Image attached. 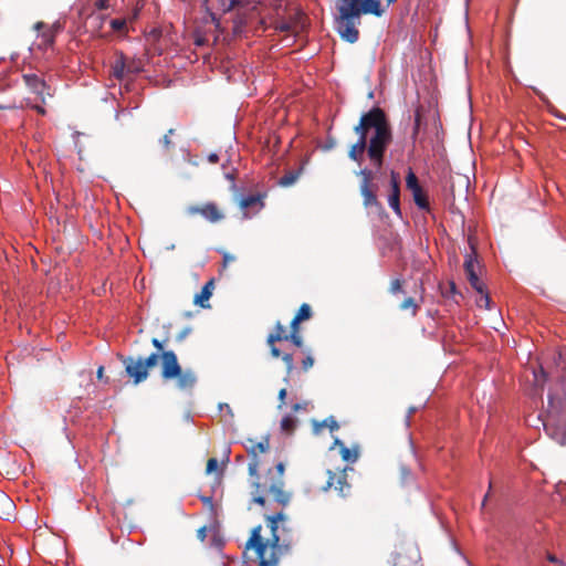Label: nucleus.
Here are the masks:
<instances>
[{"mask_svg": "<svg viewBox=\"0 0 566 566\" xmlns=\"http://www.w3.org/2000/svg\"><path fill=\"white\" fill-rule=\"evenodd\" d=\"M358 139L348 150V157L360 164L367 154L373 167L378 170L385 161V153L392 142V132L387 115L380 107H373L361 114L353 128Z\"/></svg>", "mask_w": 566, "mask_h": 566, "instance_id": "1", "label": "nucleus"}, {"mask_svg": "<svg viewBox=\"0 0 566 566\" xmlns=\"http://www.w3.org/2000/svg\"><path fill=\"white\" fill-rule=\"evenodd\" d=\"M287 516L283 512H279L274 515H268L265 517L266 525L271 531V536L264 538L261 535L262 526H255L251 536L245 544L247 549H253L259 560V566H277L281 557L287 554L292 546V541L287 538H281L277 531L282 526Z\"/></svg>", "mask_w": 566, "mask_h": 566, "instance_id": "2", "label": "nucleus"}, {"mask_svg": "<svg viewBox=\"0 0 566 566\" xmlns=\"http://www.w3.org/2000/svg\"><path fill=\"white\" fill-rule=\"evenodd\" d=\"M396 1L385 0L382 3L380 0H337L336 23L339 35H358L356 23L359 22L361 14L381 17Z\"/></svg>", "mask_w": 566, "mask_h": 566, "instance_id": "3", "label": "nucleus"}, {"mask_svg": "<svg viewBox=\"0 0 566 566\" xmlns=\"http://www.w3.org/2000/svg\"><path fill=\"white\" fill-rule=\"evenodd\" d=\"M284 471V463L279 462L274 471L270 469L264 475L256 473L251 476L252 502L264 506L266 497H270L280 505L286 506L291 501V493L285 490Z\"/></svg>", "mask_w": 566, "mask_h": 566, "instance_id": "4", "label": "nucleus"}, {"mask_svg": "<svg viewBox=\"0 0 566 566\" xmlns=\"http://www.w3.org/2000/svg\"><path fill=\"white\" fill-rule=\"evenodd\" d=\"M223 15L228 20L232 21V31L234 35L242 32L256 31V28H252L253 23L264 25L263 31L268 29L265 21L260 18V13L256 11V6L249 7L245 0H222Z\"/></svg>", "mask_w": 566, "mask_h": 566, "instance_id": "5", "label": "nucleus"}, {"mask_svg": "<svg viewBox=\"0 0 566 566\" xmlns=\"http://www.w3.org/2000/svg\"><path fill=\"white\" fill-rule=\"evenodd\" d=\"M356 175L360 177L359 191L363 197L364 207L381 210V203L377 198L378 186L374 184L375 171L369 168H363Z\"/></svg>", "mask_w": 566, "mask_h": 566, "instance_id": "6", "label": "nucleus"}, {"mask_svg": "<svg viewBox=\"0 0 566 566\" xmlns=\"http://www.w3.org/2000/svg\"><path fill=\"white\" fill-rule=\"evenodd\" d=\"M307 17L300 9L293 8L289 11L287 17H283L280 20L273 22V28L281 32H292L293 35H300V33L307 31Z\"/></svg>", "mask_w": 566, "mask_h": 566, "instance_id": "7", "label": "nucleus"}, {"mask_svg": "<svg viewBox=\"0 0 566 566\" xmlns=\"http://www.w3.org/2000/svg\"><path fill=\"white\" fill-rule=\"evenodd\" d=\"M189 216L200 214L210 223L221 222L226 214L222 209L216 202H205L202 205H192L187 208Z\"/></svg>", "mask_w": 566, "mask_h": 566, "instance_id": "8", "label": "nucleus"}, {"mask_svg": "<svg viewBox=\"0 0 566 566\" xmlns=\"http://www.w3.org/2000/svg\"><path fill=\"white\" fill-rule=\"evenodd\" d=\"M327 482L326 485L323 486L324 491L329 489H334L340 496H346L350 491V484L347 482L346 470H342L339 472H333L327 470Z\"/></svg>", "mask_w": 566, "mask_h": 566, "instance_id": "9", "label": "nucleus"}, {"mask_svg": "<svg viewBox=\"0 0 566 566\" xmlns=\"http://www.w3.org/2000/svg\"><path fill=\"white\" fill-rule=\"evenodd\" d=\"M406 186L411 191L415 203L423 210L429 209V201L422 187L419 185L418 178L415 172L409 169L406 176Z\"/></svg>", "mask_w": 566, "mask_h": 566, "instance_id": "10", "label": "nucleus"}, {"mask_svg": "<svg viewBox=\"0 0 566 566\" xmlns=\"http://www.w3.org/2000/svg\"><path fill=\"white\" fill-rule=\"evenodd\" d=\"M251 446L248 448V453L252 457L249 462L248 470L250 476L256 475V471H259L260 461L258 459L259 453H265L270 449L269 437H264L260 442H253L249 440Z\"/></svg>", "mask_w": 566, "mask_h": 566, "instance_id": "11", "label": "nucleus"}, {"mask_svg": "<svg viewBox=\"0 0 566 566\" xmlns=\"http://www.w3.org/2000/svg\"><path fill=\"white\" fill-rule=\"evenodd\" d=\"M22 77L25 85L40 97L42 103L45 102L46 96H51V93L49 92V87L46 86L45 81L38 74L28 73L23 74Z\"/></svg>", "mask_w": 566, "mask_h": 566, "instance_id": "12", "label": "nucleus"}, {"mask_svg": "<svg viewBox=\"0 0 566 566\" xmlns=\"http://www.w3.org/2000/svg\"><path fill=\"white\" fill-rule=\"evenodd\" d=\"M161 376L165 379H172L180 374L181 367L178 364L177 356L174 352H164L161 355Z\"/></svg>", "mask_w": 566, "mask_h": 566, "instance_id": "13", "label": "nucleus"}, {"mask_svg": "<svg viewBox=\"0 0 566 566\" xmlns=\"http://www.w3.org/2000/svg\"><path fill=\"white\" fill-rule=\"evenodd\" d=\"M125 367L123 376L133 379V384L137 385L142 381V357H124L120 356Z\"/></svg>", "mask_w": 566, "mask_h": 566, "instance_id": "14", "label": "nucleus"}, {"mask_svg": "<svg viewBox=\"0 0 566 566\" xmlns=\"http://www.w3.org/2000/svg\"><path fill=\"white\" fill-rule=\"evenodd\" d=\"M388 203L394 212L401 217L400 208V177L399 174L391 170L390 172V193L388 196Z\"/></svg>", "mask_w": 566, "mask_h": 566, "instance_id": "15", "label": "nucleus"}, {"mask_svg": "<svg viewBox=\"0 0 566 566\" xmlns=\"http://www.w3.org/2000/svg\"><path fill=\"white\" fill-rule=\"evenodd\" d=\"M423 291H424V289L422 287V285H420V296H419V300H416L412 296L406 297L401 302V304L399 305V308L401 311H410L411 315L416 316L418 314V312H419L420 303L423 302V296H422Z\"/></svg>", "mask_w": 566, "mask_h": 566, "instance_id": "16", "label": "nucleus"}, {"mask_svg": "<svg viewBox=\"0 0 566 566\" xmlns=\"http://www.w3.org/2000/svg\"><path fill=\"white\" fill-rule=\"evenodd\" d=\"M313 316L312 307L307 303H303L294 317L291 321L290 327L301 328L302 322L310 319Z\"/></svg>", "mask_w": 566, "mask_h": 566, "instance_id": "17", "label": "nucleus"}, {"mask_svg": "<svg viewBox=\"0 0 566 566\" xmlns=\"http://www.w3.org/2000/svg\"><path fill=\"white\" fill-rule=\"evenodd\" d=\"M212 290H213V281L211 280L202 286L200 293L195 295V298H193L195 304L200 305L203 308L209 307V304L207 302L209 301V298L212 295Z\"/></svg>", "mask_w": 566, "mask_h": 566, "instance_id": "18", "label": "nucleus"}, {"mask_svg": "<svg viewBox=\"0 0 566 566\" xmlns=\"http://www.w3.org/2000/svg\"><path fill=\"white\" fill-rule=\"evenodd\" d=\"M175 378L177 379L178 388H180L182 390L190 389L196 384V376L190 370H186V371L180 370V374Z\"/></svg>", "mask_w": 566, "mask_h": 566, "instance_id": "19", "label": "nucleus"}, {"mask_svg": "<svg viewBox=\"0 0 566 566\" xmlns=\"http://www.w3.org/2000/svg\"><path fill=\"white\" fill-rule=\"evenodd\" d=\"M287 338L289 333H286L285 327L281 324V322H276L274 331L268 335L266 344L287 340Z\"/></svg>", "mask_w": 566, "mask_h": 566, "instance_id": "20", "label": "nucleus"}, {"mask_svg": "<svg viewBox=\"0 0 566 566\" xmlns=\"http://www.w3.org/2000/svg\"><path fill=\"white\" fill-rule=\"evenodd\" d=\"M334 444L339 447V452H340L342 459L344 461H347V462H356L357 461L358 451L356 449L350 450L339 439H335Z\"/></svg>", "mask_w": 566, "mask_h": 566, "instance_id": "21", "label": "nucleus"}, {"mask_svg": "<svg viewBox=\"0 0 566 566\" xmlns=\"http://www.w3.org/2000/svg\"><path fill=\"white\" fill-rule=\"evenodd\" d=\"M64 24L65 22L64 21H61V20H57L55 21L54 23H52L51 25H48L46 23L44 22H36L34 25H33V30L34 31H41V30H46L48 33L50 34H55V33H60L63 31L64 29Z\"/></svg>", "mask_w": 566, "mask_h": 566, "instance_id": "22", "label": "nucleus"}, {"mask_svg": "<svg viewBox=\"0 0 566 566\" xmlns=\"http://www.w3.org/2000/svg\"><path fill=\"white\" fill-rule=\"evenodd\" d=\"M469 243H470L472 252L467 254V256H465V261L463 264L465 274L470 273V271H475V266L478 263L476 251H475V248H474L471 239H469Z\"/></svg>", "mask_w": 566, "mask_h": 566, "instance_id": "23", "label": "nucleus"}, {"mask_svg": "<svg viewBox=\"0 0 566 566\" xmlns=\"http://www.w3.org/2000/svg\"><path fill=\"white\" fill-rule=\"evenodd\" d=\"M125 71H126V65H125V61H124V56L120 55L115 62L114 64H112V67H111V74L115 77V78H118V80H122L124 78L125 76Z\"/></svg>", "mask_w": 566, "mask_h": 566, "instance_id": "24", "label": "nucleus"}, {"mask_svg": "<svg viewBox=\"0 0 566 566\" xmlns=\"http://www.w3.org/2000/svg\"><path fill=\"white\" fill-rule=\"evenodd\" d=\"M302 169L287 171L279 180V185L282 187H290L298 179Z\"/></svg>", "mask_w": 566, "mask_h": 566, "instance_id": "25", "label": "nucleus"}, {"mask_svg": "<svg viewBox=\"0 0 566 566\" xmlns=\"http://www.w3.org/2000/svg\"><path fill=\"white\" fill-rule=\"evenodd\" d=\"M297 420L292 416H285L281 420V430L291 434L296 428Z\"/></svg>", "mask_w": 566, "mask_h": 566, "instance_id": "26", "label": "nucleus"}, {"mask_svg": "<svg viewBox=\"0 0 566 566\" xmlns=\"http://www.w3.org/2000/svg\"><path fill=\"white\" fill-rule=\"evenodd\" d=\"M467 279L471 286L478 292L483 293L484 292V284L480 281L476 271H470V273L467 274Z\"/></svg>", "mask_w": 566, "mask_h": 566, "instance_id": "27", "label": "nucleus"}, {"mask_svg": "<svg viewBox=\"0 0 566 566\" xmlns=\"http://www.w3.org/2000/svg\"><path fill=\"white\" fill-rule=\"evenodd\" d=\"M258 203H261V197L258 196V195H250V196L243 197L239 201V206L242 209H247V208L253 207V206H255Z\"/></svg>", "mask_w": 566, "mask_h": 566, "instance_id": "28", "label": "nucleus"}, {"mask_svg": "<svg viewBox=\"0 0 566 566\" xmlns=\"http://www.w3.org/2000/svg\"><path fill=\"white\" fill-rule=\"evenodd\" d=\"M287 340H290L296 347H302L303 346V337L301 335V328L290 327Z\"/></svg>", "mask_w": 566, "mask_h": 566, "instance_id": "29", "label": "nucleus"}, {"mask_svg": "<svg viewBox=\"0 0 566 566\" xmlns=\"http://www.w3.org/2000/svg\"><path fill=\"white\" fill-rule=\"evenodd\" d=\"M176 134V130L174 128H170L167 134L163 136L160 139V143L166 151H170L175 148V144L171 140V136Z\"/></svg>", "mask_w": 566, "mask_h": 566, "instance_id": "30", "label": "nucleus"}, {"mask_svg": "<svg viewBox=\"0 0 566 566\" xmlns=\"http://www.w3.org/2000/svg\"><path fill=\"white\" fill-rule=\"evenodd\" d=\"M282 360L284 361L285 364V368H286V375L290 376L294 369V360H293V355L292 354H289V353H285L281 356Z\"/></svg>", "mask_w": 566, "mask_h": 566, "instance_id": "31", "label": "nucleus"}, {"mask_svg": "<svg viewBox=\"0 0 566 566\" xmlns=\"http://www.w3.org/2000/svg\"><path fill=\"white\" fill-rule=\"evenodd\" d=\"M127 25V21L124 20V19H114L111 21V27L115 30V31H125V32H129L130 30L126 28Z\"/></svg>", "mask_w": 566, "mask_h": 566, "instance_id": "32", "label": "nucleus"}, {"mask_svg": "<svg viewBox=\"0 0 566 566\" xmlns=\"http://www.w3.org/2000/svg\"><path fill=\"white\" fill-rule=\"evenodd\" d=\"M402 284H403V281L401 279H394L390 282L389 293H391L394 295L397 293H402L403 292Z\"/></svg>", "mask_w": 566, "mask_h": 566, "instance_id": "33", "label": "nucleus"}, {"mask_svg": "<svg viewBox=\"0 0 566 566\" xmlns=\"http://www.w3.org/2000/svg\"><path fill=\"white\" fill-rule=\"evenodd\" d=\"M158 356L156 354H151L146 359H144V379L147 377L146 368H151L157 364Z\"/></svg>", "mask_w": 566, "mask_h": 566, "instance_id": "34", "label": "nucleus"}, {"mask_svg": "<svg viewBox=\"0 0 566 566\" xmlns=\"http://www.w3.org/2000/svg\"><path fill=\"white\" fill-rule=\"evenodd\" d=\"M322 424L324 427H327L332 432L339 429V424H338L337 420L333 416H329L326 419H324Z\"/></svg>", "mask_w": 566, "mask_h": 566, "instance_id": "35", "label": "nucleus"}, {"mask_svg": "<svg viewBox=\"0 0 566 566\" xmlns=\"http://www.w3.org/2000/svg\"><path fill=\"white\" fill-rule=\"evenodd\" d=\"M421 119H422L421 112L418 108L415 114V126H413V132H412L413 139H416L417 135L419 134L420 126H421Z\"/></svg>", "mask_w": 566, "mask_h": 566, "instance_id": "36", "label": "nucleus"}, {"mask_svg": "<svg viewBox=\"0 0 566 566\" xmlns=\"http://www.w3.org/2000/svg\"><path fill=\"white\" fill-rule=\"evenodd\" d=\"M457 294L461 295L458 290H457V285L453 281L449 282L448 284V290L446 291H442V295L444 297H454Z\"/></svg>", "mask_w": 566, "mask_h": 566, "instance_id": "37", "label": "nucleus"}, {"mask_svg": "<svg viewBox=\"0 0 566 566\" xmlns=\"http://www.w3.org/2000/svg\"><path fill=\"white\" fill-rule=\"evenodd\" d=\"M314 365V358L310 350L306 352V357L302 360V369L307 371Z\"/></svg>", "mask_w": 566, "mask_h": 566, "instance_id": "38", "label": "nucleus"}, {"mask_svg": "<svg viewBox=\"0 0 566 566\" xmlns=\"http://www.w3.org/2000/svg\"><path fill=\"white\" fill-rule=\"evenodd\" d=\"M218 468V460L216 458H210L208 461H207V467H206V472L208 474L212 473L213 471H216Z\"/></svg>", "mask_w": 566, "mask_h": 566, "instance_id": "39", "label": "nucleus"}, {"mask_svg": "<svg viewBox=\"0 0 566 566\" xmlns=\"http://www.w3.org/2000/svg\"><path fill=\"white\" fill-rule=\"evenodd\" d=\"M481 294V297L480 300L478 301V305L479 306H485V307H489V303H490V296L488 294V292L484 290L483 293H480Z\"/></svg>", "mask_w": 566, "mask_h": 566, "instance_id": "40", "label": "nucleus"}, {"mask_svg": "<svg viewBox=\"0 0 566 566\" xmlns=\"http://www.w3.org/2000/svg\"><path fill=\"white\" fill-rule=\"evenodd\" d=\"M336 146V139L334 137H328L325 142V144L322 146V149L324 151H328L333 149Z\"/></svg>", "mask_w": 566, "mask_h": 566, "instance_id": "41", "label": "nucleus"}, {"mask_svg": "<svg viewBox=\"0 0 566 566\" xmlns=\"http://www.w3.org/2000/svg\"><path fill=\"white\" fill-rule=\"evenodd\" d=\"M269 347H270V352H271V355L274 357V358H279L281 357L283 354L281 353V350L275 346V343H272V344H268Z\"/></svg>", "mask_w": 566, "mask_h": 566, "instance_id": "42", "label": "nucleus"}, {"mask_svg": "<svg viewBox=\"0 0 566 566\" xmlns=\"http://www.w3.org/2000/svg\"><path fill=\"white\" fill-rule=\"evenodd\" d=\"M235 261V256L228 253V252H224L223 253V266L226 268L228 264L232 263Z\"/></svg>", "mask_w": 566, "mask_h": 566, "instance_id": "43", "label": "nucleus"}, {"mask_svg": "<svg viewBox=\"0 0 566 566\" xmlns=\"http://www.w3.org/2000/svg\"><path fill=\"white\" fill-rule=\"evenodd\" d=\"M108 0H96L95 2V7L98 9V10H105L108 8Z\"/></svg>", "mask_w": 566, "mask_h": 566, "instance_id": "44", "label": "nucleus"}, {"mask_svg": "<svg viewBox=\"0 0 566 566\" xmlns=\"http://www.w3.org/2000/svg\"><path fill=\"white\" fill-rule=\"evenodd\" d=\"M208 42H209V38H201V36L195 38L196 46H203V45L208 44Z\"/></svg>", "mask_w": 566, "mask_h": 566, "instance_id": "45", "label": "nucleus"}, {"mask_svg": "<svg viewBox=\"0 0 566 566\" xmlns=\"http://www.w3.org/2000/svg\"><path fill=\"white\" fill-rule=\"evenodd\" d=\"M286 389L285 388H282L280 391H279V400H280V405L279 407L281 408L282 405L285 402V397H286Z\"/></svg>", "mask_w": 566, "mask_h": 566, "instance_id": "46", "label": "nucleus"}, {"mask_svg": "<svg viewBox=\"0 0 566 566\" xmlns=\"http://www.w3.org/2000/svg\"><path fill=\"white\" fill-rule=\"evenodd\" d=\"M400 472H401V478H402V481H406L407 479L410 478L411 475V472L409 469H407L406 467H401L400 468Z\"/></svg>", "mask_w": 566, "mask_h": 566, "instance_id": "47", "label": "nucleus"}, {"mask_svg": "<svg viewBox=\"0 0 566 566\" xmlns=\"http://www.w3.org/2000/svg\"><path fill=\"white\" fill-rule=\"evenodd\" d=\"M208 160L211 164H217L219 161V156L217 154H210L208 156Z\"/></svg>", "mask_w": 566, "mask_h": 566, "instance_id": "48", "label": "nucleus"}, {"mask_svg": "<svg viewBox=\"0 0 566 566\" xmlns=\"http://www.w3.org/2000/svg\"><path fill=\"white\" fill-rule=\"evenodd\" d=\"M201 500H202V502H203L206 505H208V506L212 507V505H213L212 497H210V496H202V497H201Z\"/></svg>", "mask_w": 566, "mask_h": 566, "instance_id": "49", "label": "nucleus"}, {"mask_svg": "<svg viewBox=\"0 0 566 566\" xmlns=\"http://www.w3.org/2000/svg\"><path fill=\"white\" fill-rule=\"evenodd\" d=\"M197 535H198V537L201 541H205V538H206V527L203 526V527L199 528L198 532H197Z\"/></svg>", "mask_w": 566, "mask_h": 566, "instance_id": "50", "label": "nucleus"}, {"mask_svg": "<svg viewBox=\"0 0 566 566\" xmlns=\"http://www.w3.org/2000/svg\"><path fill=\"white\" fill-rule=\"evenodd\" d=\"M547 560L551 562V563H558L559 559L553 555V554H547Z\"/></svg>", "mask_w": 566, "mask_h": 566, "instance_id": "51", "label": "nucleus"}, {"mask_svg": "<svg viewBox=\"0 0 566 566\" xmlns=\"http://www.w3.org/2000/svg\"><path fill=\"white\" fill-rule=\"evenodd\" d=\"M33 108L41 115H44L45 114V109L44 107L40 106V105H35L33 106Z\"/></svg>", "mask_w": 566, "mask_h": 566, "instance_id": "52", "label": "nucleus"}, {"mask_svg": "<svg viewBox=\"0 0 566 566\" xmlns=\"http://www.w3.org/2000/svg\"><path fill=\"white\" fill-rule=\"evenodd\" d=\"M53 43H54V38L53 36L45 38V45L46 46H52Z\"/></svg>", "mask_w": 566, "mask_h": 566, "instance_id": "53", "label": "nucleus"}, {"mask_svg": "<svg viewBox=\"0 0 566 566\" xmlns=\"http://www.w3.org/2000/svg\"><path fill=\"white\" fill-rule=\"evenodd\" d=\"M103 374H104V367L101 366L98 369H97V378L98 379H102L103 378Z\"/></svg>", "mask_w": 566, "mask_h": 566, "instance_id": "54", "label": "nucleus"}, {"mask_svg": "<svg viewBox=\"0 0 566 566\" xmlns=\"http://www.w3.org/2000/svg\"><path fill=\"white\" fill-rule=\"evenodd\" d=\"M491 489H492V482H490V484H489V491H488V493L485 494V496H484V499H483L482 505H484V504H485V502H486V500H488V497H489V494H490Z\"/></svg>", "mask_w": 566, "mask_h": 566, "instance_id": "55", "label": "nucleus"}, {"mask_svg": "<svg viewBox=\"0 0 566 566\" xmlns=\"http://www.w3.org/2000/svg\"><path fill=\"white\" fill-rule=\"evenodd\" d=\"M153 344H154L158 349H161V348H163L161 344H160V343H159V340H158V339H156V338H154V339H153Z\"/></svg>", "mask_w": 566, "mask_h": 566, "instance_id": "56", "label": "nucleus"}, {"mask_svg": "<svg viewBox=\"0 0 566 566\" xmlns=\"http://www.w3.org/2000/svg\"><path fill=\"white\" fill-rule=\"evenodd\" d=\"M189 332H190V329H189V328L185 329V331L180 334L179 338H180V339H182V338H184V337H185Z\"/></svg>", "mask_w": 566, "mask_h": 566, "instance_id": "57", "label": "nucleus"}, {"mask_svg": "<svg viewBox=\"0 0 566 566\" xmlns=\"http://www.w3.org/2000/svg\"><path fill=\"white\" fill-rule=\"evenodd\" d=\"M349 43H355L358 38H344Z\"/></svg>", "mask_w": 566, "mask_h": 566, "instance_id": "58", "label": "nucleus"}, {"mask_svg": "<svg viewBox=\"0 0 566 566\" xmlns=\"http://www.w3.org/2000/svg\"><path fill=\"white\" fill-rule=\"evenodd\" d=\"M300 409H302V406H301L300 403H295V405L293 406V410H294V411H298Z\"/></svg>", "mask_w": 566, "mask_h": 566, "instance_id": "59", "label": "nucleus"}, {"mask_svg": "<svg viewBox=\"0 0 566 566\" xmlns=\"http://www.w3.org/2000/svg\"><path fill=\"white\" fill-rule=\"evenodd\" d=\"M216 27H217V29H219L220 31H222V32L224 31V30L220 27V20H217V21H216Z\"/></svg>", "mask_w": 566, "mask_h": 566, "instance_id": "60", "label": "nucleus"}, {"mask_svg": "<svg viewBox=\"0 0 566 566\" xmlns=\"http://www.w3.org/2000/svg\"><path fill=\"white\" fill-rule=\"evenodd\" d=\"M539 371H541V374H542L543 378L545 379V377H546V371H545V369H544V367H543V366H541V370H539Z\"/></svg>", "mask_w": 566, "mask_h": 566, "instance_id": "61", "label": "nucleus"}, {"mask_svg": "<svg viewBox=\"0 0 566 566\" xmlns=\"http://www.w3.org/2000/svg\"><path fill=\"white\" fill-rule=\"evenodd\" d=\"M227 178H229V179L233 180V175H231V174H227Z\"/></svg>", "mask_w": 566, "mask_h": 566, "instance_id": "62", "label": "nucleus"}]
</instances>
